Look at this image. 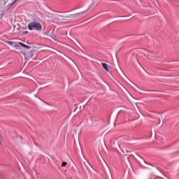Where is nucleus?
<instances>
[{"instance_id": "1", "label": "nucleus", "mask_w": 179, "mask_h": 179, "mask_svg": "<svg viewBox=\"0 0 179 179\" xmlns=\"http://www.w3.org/2000/svg\"><path fill=\"white\" fill-rule=\"evenodd\" d=\"M28 30H36V31H41L43 30V25L40 23V17H35L32 22H29L27 25Z\"/></svg>"}, {"instance_id": "2", "label": "nucleus", "mask_w": 179, "mask_h": 179, "mask_svg": "<svg viewBox=\"0 0 179 179\" xmlns=\"http://www.w3.org/2000/svg\"><path fill=\"white\" fill-rule=\"evenodd\" d=\"M86 12H87V10L77 13L76 14H71L67 16L60 15V17H67V18L74 17L75 19H79L80 17H83V15H85V13H86Z\"/></svg>"}, {"instance_id": "3", "label": "nucleus", "mask_w": 179, "mask_h": 179, "mask_svg": "<svg viewBox=\"0 0 179 179\" xmlns=\"http://www.w3.org/2000/svg\"><path fill=\"white\" fill-rule=\"evenodd\" d=\"M15 45H17V47H19L20 45H22V47H24V48H27V49H30L31 48V47L22 43V42H17V43H15Z\"/></svg>"}, {"instance_id": "4", "label": "nucleus", "mask_w": 179, "mask_h": 179, "mask_svg": "<svg viewBox=\"0 0 179 179\" xmlns=\"http://www.w3.org/2000/svg\"><path fill=\"white\" fill-rule=\"evenodd\" d=\"M101 65L105 71H106V72H110V69H108V68H110V66L108 64L106 63H101Z\"/></svg>"}, {"instance_id": "5", "label": "nucleus", "mask_w": 179, "mask_h": 179, "mask_svg": "<svg viewBox=\"0 0 179 179\" xmlns=\"http://www.w3.org/2000/svg\"><path fill=\"white\" fill-rule=\"evenodd\" d=\"M6 43L8 44V45H12L13 47H17V45H16L17 42L7 41Z\"/></svg>"}, {"instance_id": "6", "label": "nucleus", "mask_w": 179, "mask_h": 179, "mask_svg": "<svg viewBox=\"0 0 179 179\" xmlns=\"http://www.w3.org/2000/svg\"><path fill=\"white\" fill-rule=\"evenodd\" d=\"M66 164H68V163H66V162H64L63 163H62V167H65V166H66Z\"/></svg>"}, {"instance_id": "7", "label": "nucleus", "mask_w": 179, "mask_h": 179, "mask_svg": "<svg viewBox=\"0 0 179 179\" xmlns=\"http://www.w3.org/2000/svg\"><path fill=\"white\" fill-rule=\"evenodd\" d=\"M23 33L24 34H29V31H24Z\"/></svg>"}, {"instance_id": "8", "label": "nucleus", "mask_w": 179, "mask_h": 179, "mask_svg": "<svg viewBox=\"0 0 179 179\" xmlns=\"http://www.w3.org/2000/svg\"><path fill=\"white\" fill-rule=\"evenodd\" d=\"M15 3H16V2L13 1V2L11 3V6H13V5H15Z\"/></svg>"}, {"instance_id": "9", "label": "nucleus", "mask_w": 179, "mask_h": 179, "mask_svg": "<svg viewBox=\"0 0 179 179\" xmlns=\"http://www.w3.org/2000/svg\"><path fill=\"white\" fill-rule=\"evenodd\" d=\"M1 139H2V136L0 135V145L1 144Z\"/></svg>"}, {"instance_id": "10", "label": "nucleus", "mask_w": 179, "mask_h": 179, "mask_svg": "<svg viewBox=\"0 0 179 179\" xmlns=\"http://www.w3.org/2000/svg\"><path fill=\"white\" fill-rule=\"evenodd\" d=\"M119 17H128L127 16H119Z\"/></svg>"}, {"instance_id": "11", "label": "nucleus", "mask_w": 179, "mask_h": 179, "mask_svg": "<svg viewBox=\"0 0 179 179\" xmlns=\"http://www.w3.org/2000/svg\"><path fill=\"white\" fill-rule=\"evenodd\" d=\"M150 166H152L153 167V164H150Z\"/></svg>"}, {"instance_id": "12", "label": "nucleus", "mask_w": 179, "mask_h": 179, "mask_svg": "<svg viewBox=\"0 0 179 179\" xmlns=\"http://www.w3.org/2000/svg\"><path fill=\"white\" fill-rule=\"evenodd\" d=\"M17 1H19V0H15L14 1L16 3V2H17Z\"/></svg>"}, {"instance_id": "13", "label": "nucleus", "mask_w": 179, "mask_h": 179, "mask_svg": "<svg viewBox=\"0 0 179 179\" xmlns=\"http://www.w3.org/2000/svg\"><path fill=\"white\" fill-rule=\"evenodd\" d=\"M144 163H145L146 164H148V163H146V162L144 161Z\"/></svg>"}]
</instances>
